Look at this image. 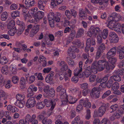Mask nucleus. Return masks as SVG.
Instances as JSON below:
<instances>
[{
  "mask_svg": "<svg viewBox=\"0 0 124 124\" xmlns=\"http://www.w3.org/2000/svg\"><path fill=\"white\" fill-rule=\"evenodd\" d=\"M16 24L19 26L18 30H16V27H15L12 29H10L8 32V34L10 36H14L16 32L18 35H20L24 31L25 25L23 22L18 20L16 22Z\"/></svg>",
  "mask_w": 124,
  "mask_h": 124,
  "instance_id": "f257e3e1",
  "label": "nucleus"
},
{
  "mask_svg": "<svg viewBox=\"0 0 124 124\" xmlns=\"http://www.w3.org/2000/svg\"><path fill=\"white\" fill-rule=\"evenodd\" d=\"M82 62L81 61L79 62V68L78 69V70L77 72L76 75H78L79 78H81L83 77L85 75V77L87 78L91 74V72H93L92 70V66L91 69L90 66H88L86 67L85 68L84 71L81 74V72L82 71L83 69L82 67Z\"/></svg>",
  "mask_w": 124,
  "mask_h": 124,
  "instance_id": "f03ea898",
  "label": "nucleus"
},
{
  "mask_svg": "<svg viewBox=\"0 0 124 124\" xmlns=\"http://www.w3.org/2000/svg\"><path fill=\"white\" fill-rule=\"evenodd\" d=\"M106 63L103 61H100L98 62L95 61L92 65L93 73L96 74L97 70L101 71L103 70L105 67Z\"/></svg>",
  "mask_w": 124,
  "mask_h": 124,
  "instance_id": "7ed1b4c3",
  "label": "nucleus"
},
{
  "mask_svg": "<svg viewBox=\"0 0 124 124\" xmlns=\"http://www.w3.org/2000/svg\"><path fill=\"white\" fill-rule=\"evenodd\" d=\"M47 17L49 21L54 20L56 22H59L61 17V15L59 13H57L54 15L53 12H51L48 14Z\"/></svg>",
  "mask_w": 124,
  "mask_h": 124,
  "instance_id": "20e7f679",
  "label": "nucleus"
},
{
  "mask_svg": "<svg viewBox=\"0 0 124 124\" xmlns=\"http://www.w3.org/2000/svg\"><path fill=\"white\" fill-rule=\"evenodd\" d=\"M103 87L104 86H102V85H100L98 88L95 87L93 88L91 90V96L95 98H99L100 96L99 91L102 90L104 88Z\"/></svg>",
  "mask_w": 124,
  "mask_h": 124,
  "instance_id": "39448f33",
  "label": "nucleus"
},
{
  "mask_svg": "<svg viewBox=\"0 0 124 124\" xmlns=\"http://www.w3.org/2000/svg\"><path fill=\"white\" fill-rule=\"evenodd\" d=\"M124 72L120 69H118L115 70L113 73V75L111 76L110 78L114 80L115 81H120L121 80L120 77L124 74Z\"/></svg>",
  "mask_w": 124,
  "mask_h": 124,
  "instance_id": "423d86ee",
  "label": "nucleus"
},
{
  "mask_svg": "<svg viewBox=\"0 0 124 124\" xmlns=\"http://www.w3.org/2000/svg\"><path fill=\"white\" fill-rule=\"evenodd\" d=\"M99 28L97 27H93L89 30L87 33V35L90 37H96L99 32Z\"/></svg>",
  "mask_w": 124,
  "mask_h": 124,
  "instance_id": "0eeeda50",
  "label": "nucleus"
},
{
  "mask_svg": "<svg viewBox=\"0 0 124 124\" xmlns=\"http://www.w3.org/2000/svg\"><path fill=\"white\" fill-rule=\"evenodd\" d=\"M95 45V40L93 38H92V40L90 38L88 39L86 41V46L85 50L86 52H87L90 49L91 45Z\"/></svg>",
  "mask_w": 124,
  "mask_h": 124,
  "instance_id": "6e6552de",
  "label": "nucleus"
},
{
  "mask_svg": "<svg viewBox=\"0 0 124 124\" xmlns=\"http://www.w3.org/2000/svg\"><path fill=\"white\" fill-rule=\"evenodd\" d=\"M56 91L59 93L61 98H62L63 96L65 98L67 97L66 90L63 88L62 85H60L58 86L56 89Z\"/></svg>",
  "mask_w": 124,
  "mask_h": 124,
  "instance_id": "1a4fd4ad",
  "label": "nucleus"
},
{
  "mask_svg": "<svg viewBox=\"0 0 124 124\" xmlns=\"http://www.w3.org/2000/svg\"><path fill=\"white\" fill-rule=\"evenodd\" d=\"M36 101L34 97H32L28 100L26 104V106L28 108L33 107L35 105Z\"/></svg>",
  "mask_w": 124,
  "mask_h": 124,
  "instance_id": "9d476101",
  "label": "nucleus"
},
{
  "mask_svg": "<svg viewBox=\"0 0 124 124\" xmlns=\"http://www.w3.org/2000/svg\"><path fill=\"white\" fill-rule=\"evenodd\" d=\"M37 90L36 87L34 86L33 85H30L27 90V97L29 98L32 96L34 93L33 92L36 91Z\"/></svg>",
  "mask_w": 124,
  "mask_h": 124,
  "instance_id": "9b49d317",
  "label": "nucleus"
},
{
  "mask_svg": "<svg viewBox=\"0 0 124 124\" xmlns=\"http://www.w3.org/2000/svg\"><path fill=\"white\" fill-rule=\"evenodd\" d=\"M57 100V99H53L52 100H49L46 99L44 100L43 102L44 104H45H45H51V106L50 109L51 110H53L54 108L56 105V103Z\"/></svg>",
  "mask_w": 124,
  "mask_h": 124,
  "instance_id": "f8f14e48",
  "label": "nucleus"
},
{
  "mask_svg": "<svg viewBox=\"0 0 124 124\" xmlns=\"http://www.w3.org/2000/svg\"><path fill=\"white\" fill-rule=\"evenodd\" d=\"M124 113V107L122 105L120 106L115 112V113L116 117L117 118H119Z\"/></svg>",
  "mask_w": 124,
  "mask_h": 124,
  "instance_id": "ddd939ff",
  "label": "nucleus"
},
{
  "mask_svg": "<svg viewBox=\"0 0 124 124\" xmlns=\"http://www.w3.org/2000/svg\"><path fill=\"white\" fill-rule=\"evenodd\" d=\"M108 79V76H105L102 78H101L99 79H97L96 82L94 83V86H96L98 83H100L101 84L100 85H103V84H104L106 85V82Z\"/></svg>",
  "mask_w": 124,
  "mask_h": 124,
  "instance_id": "4468645a",
  "label": "nucleus"
},
{
  "mask_svg": "<svg viewBox=\"0 0 124 124\" xmlns=\"http://www.w3.org/2000/svg\"><path fill=\"white\" fill-rule=\"evenodd\" d=\"M116 47H115L111 49L107 54V58H109L114 56L116 54Z\"/></svg>",
  "mask_w": 124,
  "mask_h": 124,
  "instance_id": "2eb2a0df",
  "label": "nucleus"
},
{
  "mask_svg": "<svg viewBox=\"0 0 124 124\" xmlns=\"http://www.w3.org/2000/svg\"><path fill=\"white\" fill-rule=\"evenodd\" d=\"M44 13L41 11H39L35 14V22H36L39 21V19H41L44 17Z\"/></svg>",
  "mask_w": 124,
  "mask_h": 124,
  "instance_id": "dca6fc26",
  "label": "nucleus"
},
{
  "mask_svg": "<svg viewBox=\"0 0 124 124\" xmlns=\"http://www.w3.org/2000/svg\"><path fill=\"white\" fill-rule=\"evenodd\" d=\"M47 1L39 0L38 1V8L41 10H44L47 3Z\"/></svg>",
  "mask_w": 124,
  "mask_h": 124,
  "instance_id": "f3484780",
  "label": "nucleus"
},
{
  "mask_svg": "<svg viewBox=\"0 0 124 124\" xmlns=\"http://www.w3.org/2000/svg\"><path fill=\"white\" fill-rule=\"evenodd\" d=\"M39 28V25L38 24L35 25L31 31V36H34L38 31Z\"/></svg>",
  "mask_w": 124,
  "mask_h": 124,
  "instance_id": "a211bd4d",
  "label": "nucleus"
},
{
  "mask_svg": "<svg viewBox=\"0 0 124 124\" xmlns=\"http://www.w3.org/2000/svg\"><path fill=\"white\" fill-rule=\"evenodd\" d=\"M84 124L82 121H81L79 116L75 117L71 123V124Z\"/></svg>",
  "mask_w": 124,
  "mask_h": 124,
  "instance_id": "6ab92c4d",
  "label": "nucleus"
},
{
  "mask_svg": "<svg viewBox=\"0 0 124 124\" xmlns=\"http://www.w3.org/2000/svg\"><path fill=\"white\" fill-rule=\"evenodd\" d=\"M35 3L34 0H25V2L26 6L28 8L31 7Z\"/></svg>",
  "mask_w": 124,
  "mask_h": 124,
  "instance_id": "aec40b11",
  "label": "nucleus"
},
{
  "mask_svg": "<svg viewBox=\"0 0 124 124\" xmlns=\"http://www.w3.org/2000/svg\"><path fill=\"white\" fill-rule=\"evenodd\" d=\"M108 59L109 62L112 64L111 65V69L112 70H113L115 67V64L117 61V59L115 57H111Z\"/></svg>",
  "mask_w": 124,
  "mask_h": 124,
  "instance_id": "412c9836",
  "label": "nucleus"
},
{
  "mask_svg": "<svg viewBox=\"0 0 124 124\" xmlns=\"http://www.w3.org/2000/svg\"><path fill=\"white\" fill-rule=\"evenodd\" d=\"M8 110L10 111L13 113L16 112L18 111V109L15 106H12L11 105H8L7 107Z\"/></svg>",
  "mask_w": 124,
  "mask_h": 124,
  "instance_id": "4be33fe9",
  "label": "nucleus"
},
{
  "mask_svg": "<svg viewBox=\"0 0 124 124\" xmlns=\"http://www.w3.org/2000/svg\"><path fill=\"white\" fill-rule=\"evenodd\" d=\"M84 33V30L82 28L79 29L76 35V37L79 38L83 35Z\"/></svg>",
  "mask_w": 124,
  "mask_h": 124,
  "instance_id": "5701e85b",
  "label": "nucleus"
},
{
  "mask_svg": "<svg viewBox=\"0 0 124 124\" xmlns=\"http://www.w3.org/2000/svg\"><path fill=\"white\" fill-rule=\"evenodd\" d=\"M118 51L119 54V58L122 59L124 58V47L119 49Z\"/></svg>",
  "mask_w": 124,
  "mask_h": 124,
  "instance_id": "b1692460",
  "label": "nucleus"
},
{
  "mask_svg": "<svg viewBox=\"0 0 124 124\" xmlns=\"http://www.w3.org/2000/svg\"><path fill=\"white\" fill-rule=\"evenodd\" d=\"M108 26L111 29H113L114 24L115 23V21L114 20L108 19Z\"/></svg>",
  "mask_w": 124,
  "mask_h": 124,
  "instance_id": "393cba45",
  "label": "nucleus"
},
{
  "mask_svg": "<svg viewBox=\"0 0 124 124\" xmlns=\"http://www.w3.org/2000/svg\"><path fill=\"white\" fill-rule=\"evenodd\" d=\"M7 97L5 95V93L2 90H0V100L3 101L4 100H6Z\"/></svg>",
  "mask_w": 124,
  "mask_h": 124,
  "instance_id": "a878e982",
  "label": "nucleus"
},
{
  "mask_svg": "<svg viewBox=\"0 0 124 124\" xmlns=\"http://www.w3.org/2000/svg\"><path fill=\"white\" fill-rule=\"evenodd\" d=\"M119 107L118 105L117 104L113 105L110 107V113H112L118 109Z\"/></svg>",
  "mask_w": 124,
  "mask_h": 124,
  "instance_id": "bb28decb",
  "label": "nucleus"
},
{
  "mask_svg": "<svg viewBox=\"0 0 124 124\" xmlns=\"http://www.w3.org/2000/svg\"><path fill=\"white\" fill-rule=\"evenodd\" d=\"M88 99L85 100H83V105L86 108H89L91 107V103L89 102H88Z\"/></svg>",
  "mask_w": 124,
  "mask_h": 124,
  "instance_id": "cd10ccee",
  "label": "nucleus"
},
{
  "mask_svg": "<svg viewBox=\"0 0 124 124\" xmlns=\"http://www.w3.org/2000/svg\"><path fill=\"white\" fill-rule=\"evenodd\" d=\"M49 87L47 86H46L45 87L43 91L44 93V95L45 97H48V93L49 91Z\"/></svg>",
  "mask_w": 124,
  "mask_h": 124,
  "instance_id": "c85d7f7f",
  "label": "nucleus"
},
{
  "mask_svg": "<svg viewBox=\"0 0 124 124\" xmlns=\"http://www.w3.org/2000/svg\"><path fill=\"white\" fill-rule=\"evenodd\" d=\"M15 105L20 108L23 107L25 104V102L24 101H16L15 103Z\"/></svg>",
  "mask_w": 124,
  "mask_h": 124,
  "instance_id": "c756f323",
  "label": "nucleus"
},
{
  "mask_svg": "<svg viewBox=\"0 0 124 124\" xmlns=\"http://www.w3.org/2000/svg\"><path fill=\"white\" fill-rule=\"evenodd\" d=\"M8 67L7 65L3 66L1 70V72L4 74H7L8 73Z\"/></svg>",
  "mask_w": 124,
  "mask_h": 124,
  "instance_id": "7c9ffc66",
  "label": "nucleus"
},
{
  "mask_svg": "<svg viewBox=\"0 0 124 124\" xmlns=\"http://www.w3.org/2000/svg\"><path fill=\"white\" fill-rule=\"evenodd\" d=\"M11 16L14 19H15L16 17H19L20 16V12L18 11H16L12 12L11 13Z\"/></svg>",
  "mask_w": 124,
  "mask_h": 124,
  "instance_id": "2f4dec72",
  "label": "nucleus"
},
{
  "mask_svg": "<svg viewBox=\"0 0 124 124\" xmlns=\"http://www.w3.org/2000/svg\"><path fill=\"white\" fill-rule=\"evenodd\" d=\"M83 100H80L79 102V104L78 105L76 108V111H77L79 112L82 110L83 109Z\"/></svg>",
  "mask_w": 124,
  "mask_h": 124,
  "instance_id": "473e14b6",
  "label": "nucleus"
},
{
  "mask_svg": "<svg viewBox=\"0 0 124 124\" xmlns=\"http://www.w3.org/2000/svg\"><path fill=\"white\" fill-rule=\"evenodd\" d=\"M113 79L110 78V77L109 79L107 82H106V85H105L108 88H110L112 86L113 82Z\"/></svg>",
  "mask_w": 124,
  "mask_h": 124,
  "instance_id": "72a5a7b5",
  "label": "nucleus"
},
{
  "mask_svg": "<svg viewBox=\"0 0 124 124\" xmlns=\"http://www.w3.org/2000/svg\"><path fill=\"white\" fill-rule=\"evenodd\" d=\"M66 61H67L68 64L70 66L73 67L75 63L74 62L72 59L71 58L67 57L66 59Z\"/></svg>",
  "mask_w": 124,
  "mask_h": 124,
  "instance_id": "f704fd0d",
  "label": "nucleus"
},
{
  "mask_svg": "<svg viewBox=\"0 0 124 124\" xmlns=\"http://www.w3.org/2000/svg\"><path fill=\"white\" fill-rule=\"evenodd\" d=\"M119 88V85L118 82H115L111 86L112 89L115 91H117Z\"/></svg>",
  "mask_w": 124,
  "mask_h": 124,
  "instance_id": "c9c22d12",
  "label": "nucleus"
},
{
  "mask_svg": "<svg viewBox=\"0 0 124 124\" xmlns=\"http://www.w3.org/2000/svg\"><path fill=\"white\" fill-rule=\"evenodd\" d=\"M36 117L35 114H33L31 116V119L30 123L31 124H38V123L37 120L35 119Z\"/></svg>",
  "mask_w": 124,
  "mask_h": 124,
  "instance_id": "e433bc0d",
  "label": "nucleus"
},
{
  "mask_svg": "<svg viewBox=\"0 0 124 124\" xmlns=\"http://www.w3.org/2000/svg\"><path fill=\"white\" fill-rule=\"evenodd\" d=\"M104 113L100 110L99 109L98 111H95L94 113V116H100L101 117L104 114Z\"/></svg>",
  "mask_w": 124,
  "mask_h": 124,
  "instance_id": "4c0bfd02",
  "label": "nucleus"
},
{
  "mask_svg": "<svg viewBox=\"0 0 124 124\" xmlns=\"http://www.w3.org/2000/svg\"><path fill=\"white\" fill-rule=\"evenodd\" d=\"M45 106V104L43 102H38L37 103L36 105V108L39 109L43 108Z\"/></svg>",
  "mask_w": 124,
  "mask_h": 124,
  "instance_id": "58836bf2",
  "label": "nucleus"
},
{
  "mask_svg": "<svg viewBox=\"0 0 124 124\" xmlns=\"http://www.w3.org/2000/svg\"><path fill=\"white\" fill-rule=\"evenodd\" d=\"M15 22L13 20H11L8 24L7 25L8 28L11 29L14 27L15 25Z\"/></svg>",
  "mask_w": 124,
  "mask_h": 124,
  "instance_id": "ea45409f",
  "label": "nucleus"
},
{
  "mask_svg": "<svg viewBox=\"0 0 124 124\" xmlns=\"http://www.w3.org/2000/svg\"><path fill=\"white\" fill-rule=\"evenodd\" d=\"M117 14L116 13H112L111 15L108 17L109 20H115V18H116V17L118 16L119 17V16H120L119 15H118V16H117Z\"/></svg>",
  "mask_w": 124,
  "mask_h": 124,
  "instance_id": "a19ab883",
  "label": "nucleus"
},
{
  "mask_svg": "<svg viewBox=\"0 0 124 124\" xmlns=\"http://www.w3.org/2000/svg\"><path fill=\"white\" fill-rule=\"evenodd\" d=\"M8 17V13L6 12H4L2 14L1 16V19L2 21L6 20Z\"/></svg>",
  "mask_w": 124,
  "mask_h": 124,
  "instance_id": "79ce46f5",
  "label": "nucleus"
},
{
  "mask_svg": "<svg viewBox=\"0 0 124 124\" xmlns=\"http://www.w3.org/2000/svg\"><path fill=\"white\" fill-rule=\"evenodd\" d=\"M42 122L43 124H51L52 121L51 119H48L46 117H44L42 120Z\"/></svg>",
  "mask_w": 124,
  "mask_h": 124,
  "instance_id": "37998d69",
  "label": "nucleus"
},
{
  "mask_svg": "<svg viewBox=\"0 0 124 124\" xmlns=\"http://www.w3.org/2000/svg\"><path fill=\"white\" fill-rule=\"evenodd\" d=\"M108 104L107 103L105 105V106H102L100 107L99 109L101 111L102 113L104 114L106 111V108H107V106H108Z\"/></svg>",
  "mask_w": 124,
  "mask_h": 124,
  "instance_id": "c03bdc74",
  "label": "nucleus"
},
{
  "mask_svg": "<svg viewBox=\"0 0 124 124\" xmlns=\"http://www.w3.org/2000/svg\"><path fill=\"white\" fill-rule=\"evenodd\" d=\"M117 36L115 32H110L109 34V39L110 40L116 37H117Z\"/></svg>",
  "mask_w": 124,
  "mask_h": 124,
  "instance_id": "a18cd8bd",
  "label": "nucleus"
},
{
  "mask_svg": "<svg viewBox=\"0 0 124 124\" xmlns=\"http://www.w3.org/2000/svg\"><path fill=\"white\" fill-rule=\"evenodd\" d=\"M31 116L29 114L27 115L25 117L24 120L25 121L28 123V124H29V123H30L31 121Z\"/></svg>",
  "mask_w": 124,
  "mask_h": 124,
  "instance_id": "49530a36",
  "label": "nucleus"
},
{
  "mask_svg": "<svg viewBox=\"0 0 124 124\" xmlns=\"http://www.w3.org/2000/svg\"><path fill=\"white\" fill-rule=\"evenodd\" d=\"M105 49V47L104 44L103 43L101 44L98 47V50H99L101 53H103L104 50Z\"/></svg>",
  "mask_w": 124,
  "mask_h": 124,
  "instance_id": "de8ad7c7",
  "label": "nucleus"
},
{
  "mask_svg": "<svg viewBox=\"0 0 124 124\" xmlns=\"http://www.w3.org/2000/svg\"><path fill=\"white\" fill-rule=\"evenodd\" d=\"M91 2L93 3H99V5H102L104 2V0H91Z\"/></svg>",
  "mask_w": 124,
  "mask_h": 124,
  "instance_id": "09e8293b",
  "label": "nucleus"
},
{
  "mask_svg": "<svg viewBox=\"0 0 124 124\" xmlns=\"http://www.w3.org/2000/svg\"><path fill=\"white\" fill-rule=\"evenodd\" d=\"M100 124H110V123L108 119L106 118H105L101 121Z\"/></svg>",
  "mask_w": 124,
  "mask_h": 124,
  "instance_id": "8fccbe9b",
  "label": "nucleus"
},
{
  "mask_svg": "<svg viewBox=\"0 0 124 124\" xmlns=\"http://www.w3.org/2000/svg\"><path fill=\"white\" fill-rule=\"evenodd\" d=\"M68 100L69 102L71 104H73L75 103L77 101V100L74 98H73L72 96H69Z\"/></svg>",
  "mask_w": 124,
  "mask_h": 124,
  "instance_id": "3c124183",
  "label": "nucleus"
},
{
  "mask_svg": "<svg viewBox=\"0 0 124 124\" xmlns=\"http://www.w3.org/2000/svg\"><path fill=\"white\" fill-rule=\"evenodd\" d=\"M77 73H74V74L75 76L73 77L71 79V81L72 82L74 83H77L78 81V78L77 77V76H77L76 75ZM78 76V75H77Z\"/></svg>",
  "mask_w": 124,
  "mask_h": 124,
  "instance_id": "603ef678",
  "label": "nucleus"
},
{
  "mask_svg": "<svg viewBox=\"0 0 124 124\" xmlns=\"http://www.w3.org/2000/svg\"><path fill=\"white\" fill-rule=\"evenodd\" d=\"M16 98L17 100V101H23V100L24 99V96L21 94H18L16 95Z\"/></svg>",
  "mask_w": 124,
  "mask_h": 124,
  "instance_id": "864d4df0",
  "label": "nucleus"
},
{
  "mask_svg": "<svg viewBox=\"0 0 124 124\" xmlns=\"http://www.w3.org/2000/svg\"><path fill=\"white\" fill-rule=\"evenodd\" d=\"M53 78L52 76H50V75H48L46 77L45 80L47 82L49 83L50 81L52 80Z\"/></svg>",
  "mask_w": 124,
  "mask_h": 124,
  "instance_id": "5fc2aeb1",
  "label": "nucleus"
},
{
  "mask_svg": "<svg viewBox=\"0 0 124 124\" xmlns=\"http://www.w3.org/2000/svg\"><path fill=\"white\" fill-rule=\"evenodd\" d=\"M72 43L75 45V46H77L78 47H79L81 45V43L80 41L78 39H77L73 41Z\"/></svg>",
  "mask_w": 124,
  "mask_h": 124,
  "instance_id": "6e6d98bb",
  "label": "nucleus"
},
{
  "mask_svg": "<svg viewBox=\"0 0 124 124\" xmlns=\"http://www.w3.org/2000/svg\"><path fill=\"white\" fill-rule=\"evenodd\" d=\"M65 15L68 19H70L71 17V14L69 10H66L65 13Z\"/></svg>",
  "mask_w": 124,
  "mask_h": 124,
  "instance_id": "4d7b16f0",
  "label": "nucleus"
},
{
  "mask_svg": "<svg viewBox=\"0 0 124 124\" xmlns=\"http://www.w3.org/2000/svg\"><path fill=\"white\" fill-rule=\"evenodd\" d=\"M96 76L94 75H92L89 77V81L91 82H93L96 79Z\"/></svg>",
  "mask_w": 124,
  "mask_h": 124,
  "instance_id": "13d9d810",
  "label": "nucleus"
},
{
  "mask_svg": "<svg viewBox=\"0 0 124 124\" xmlns=\"http://www.w3.org/2000/svg\"><path fill=\"white\" fill-rule=\"evenodd\" d=\"M48 94V96H54L55 95V91L53 88H51L50 89Z\"/></svg>",
  "mask_w": 124,
  "mask_h": 124,
  "instance_id": "bf43d9fd",
  "label": "nucleus"
},
{
  "mask_svg": "<svg viewBox=\"0 0 124 124\" xmlns=\"http://www.w3.org/2000/svg\"><path fill=\"white\" fill-rule=\"evenodd\" d=\"M103 53H101L99 50H97L96 55L95 59H96L99 58L102 55Z\"/></svg>",
  "mask_w": 124,
  "mask_h": 124,
  "instance_id": "052dcab7",
  "label": "nucleus"
},
{
  "mask_svg": "<svg viewBox=\"0 0 124 124\" xmlns=\"http://www.w3.org/2000/svg\"><path fill=\"white\" fill-rule=\"evenodd\" d=\"M86 119H89L91 117L90 111L89 109H86Z\"/></svg>",
  "mask_w": 124,
  "mask_h": 124,
  "instance_id": "680f3d73",
  "label": "nucleus"
},
{
  "mask_svg": "<svg viewBox=\"0 0 124 124\" xmlns=\"http://www.w3.org/2000/svg\"><path fill=\"white\" fill-rule=\"evenodd\" d=\"M62 104L65 105L68 102V100L67 99V96L66 98L63 96V98H62Z\"/></svg>",
  "mask_w": 124,
  "mask_h": 124,
  "instance_id": "e2e57ef3",
  "label": "nucleus"
},
{
  "mask_svg": "<svg viewBox=\"0 0 124 124\" xmlns=\"http://www.w3.org/2000/svg\"><path fill=\"white\" fill-rule=\"evenodd\" d=\"M111 93V91L110 90H108L103 95L102 98L104 99L106 97L108 96Z\"/></svg>",
  "mask_w": 124,
  "mask_h": 124,
  "instance_id": "0e129e2a",
  "label": "nucleus"
},
{
  "mask_svg": "<svg viewBox=\"0 0 124 124\" xmlns=\"http://www.w3.org/2000/svg\"><path fill=\"white\" fill-rule=\"evenodd\" d=\"M111 93V91L110 90H108L103 95L102 98L104 99L106 97L108 96Z\"/></svg>",
  "mask_w": 124,
  "mask_h": 124,
  "instance_id": "69168bd1",
  "label": "nucleus"
},
{
  "mask_svg": "<svg viewBox=\"0 0 124 124\" xmlns=\"http://www.w3.org/2000/svg\"><path fill=\"white\" fill-rule=\"evenodd\" d=\"M111 93V91L110 90H108L103 95L102 98L104 99L106 97L108 96Z\"/></svg>",
  "mask_w": 124,
  "mask_h": 124,
  "instance_id": "338daca9",
  "label": "nucleus"
},
{
  "mask_svg": "<svg viewBox=\"0 0 124 124\" xmlns=\"http://www.w3.org/2000/svg\"><path fill=\"white\" fill-rule=\"evenodd\" d=\"M19 79V78L17 76H14L12 78V81L14 84H16L17 83Z\"/></svg>",
  "mask_w": 124,
  "mask_h": 124,
  "instance_id": "774afa93",
  "label": "nucleus"
}]
</instances>
